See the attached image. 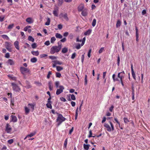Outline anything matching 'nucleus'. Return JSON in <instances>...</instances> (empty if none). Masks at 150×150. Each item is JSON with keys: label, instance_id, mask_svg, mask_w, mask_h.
Instances as JSON below:
<instances>
[{"label": "nucleus", "instance_id": "nucleus-9", "mask_svg": "<svg viewBox=\"0 0 150 150\" xmlns=\"http://www.w3.org/2000/svg\"><path fill=\"white\" fill-rule=\"evenodd\" d=\"M52 62L53 63L52 64V67H56V65L58 64L60 65L62 64V62L58 60L53 61H52Z\"/></svg>", "mask_w": 150, "mask_h": 150}, {"label": "nucleus", "instance_id": "nucleus-3", "mask_svg": "<svg viewBox=\"0 0 150 150\" xmlns=\"http://www.w3.org/2000/svg\"><path fill=\"white\" fill-rule=\"evenodd\" d=\"M109 123L110 126L108 124L105 123L104 124V126L106 128L108 132H110L111 131H113L114 130V125L111 121H109Z\"/></svg>", "mask_w": 150, "mask_h": 150}, {"label": "nucleus", "instance_id": "nucleus-15", "mask_svg": "<svg viewBox=\"0 0 150 150\" xmlns=\"http://www.w3.org/2000/svg\"><path fill=\"white\" fill-rule=\"evenodd\" d=\"M60 15L61 16L63 17L66 20L68 21V18L67 16V14L66 13H65L64 14L61 13L60 14Z\"/></svg>", "mask_w": 150, "mask_h": 150}, {"label": "nucleus", "instance_id": "nucleus-23", "mask_svg": "<svg viewBox=\"0 0 150 150\" xmlns=\"http://www.w3.org/2000/svg\"><path fill=\"white\" fill-rule=\"evenodd\" d=\"M36 131H35L31 133L30 134L28 135V137H31L34 136L36 134Z\"/></svg>", "mask_w": 150, "mask_h": 150}, {"label": "nucleus", "instance_id": "nucleus-58", "mask_svg": "<svg viewBox=\"0 0 150 150\" xmlns=\"http://www.w3.org/2000/svg\"><path fill=\"white\" fill-rule=\"evenodd\" d=\"M47 54H44L40 55V57L41 58H42L47 57Z\"/></svg>", "mask_w": 150, "mask_h": 150}, {"label": "nucleus", "instance_id": "nucleus-7", "mask_svg": "<svg viewBox=\"0 0 150 150\" xmlns=\"http://www.w3.org/2000/svg\"><path fill=\"white\" fill-rule=\"evenodd\" d=\"M125 75V74L124 71L119 73L117 75L118 77L120 79V81L122 80L124 78Z\"/></svg>", "mask_w": 150, "mask_h": 150}, {"label": "nucleus", "instance_id": "nucleus-49", "mask_svg": "<svg viewBox=\"0 0 150 150\" xmlns=\"http://www.w3.org/2000/svg\"><path fill=\"white\" fill-rule=\"evenodd\" d=\"M67 139H66L64 141V146L65 148H66L67 146Z\"/></svg>", "mask_w": 150, "mask_h": 150}, {"label": "nucleus", "instance_id": "nucleus-6", "mask_svg": "<svg viewBox=\"0 0 150 150\" xmlns=\"http://www.w3.org/2000/svg\"><path fill=\"white\" fill-rule=\"evenodd\" d=\"M59 88L57 89L56 92V94L57 95H59L62 92L64 88V87L62 85L59 86Z\"/></svg>", "mask_w": 150, "mask_h": 150}, {"label": "nucleus", "instance_id": "nucleus-45", "mask_svg": "<svg viewBox=\"0 0 150 150\" xmlns=\"http://www.w3.org/2000/svg\"><path fill=\"white\" fill-rule=\"evenodd\" d=\"M91 49H90L88 50V56L89 58H90L91 57Z\"/></svg>", "mask_w": 150, "mask_h": 150}, {"label": "nucleus", "instance_id": "nucleus-29", "mask_svg": "<svg viewBox=\"0 0 150 150\" xmlns=\"http://www.w3.org/2000/svg\"><path fill=\"white\" fill-rule=\"evenodd\" d=\"M37 59L35 57H33L31 58L30 59L31 62L32 63H35L37 62Z\"/></svg>", "mask_w": 150, "mask_h": 150}, {"label": "nucleus", "instance_id": "nucleus-52", "mask_svg": "<svg viewBox=\"0 0 150 150\" xmlns=\"http://www.w3.org/2000/svg\"><path fill=\"white\" fill-rule=\"evenodd\" d=\"M5 57L6 58H8L10 57V54L8 52L6 53L5 54Z\"/></svg>", "mask_w": 150, "mask_h": 150}, {"label": "nucleus", "instance_id": "nucleus-43", "mask_svg": "<svg viewBox=\"0 0 150 150\" xmlns=\"http://www.w3.org/2000/svg\"><path fill=\"white\" fill-rule=\"evenodd\" d=\"M53 14H54V16H58L57 11L54 10L53 11Z\"/></svg>", "mask_w": 150, "mask_h": 150}, {"label": "nucleus", "instance_id": "nucleus-50", "mask_svg": "<svg viewBox=\"0 0 150 150\" xmlns=\"http://www.w3.org/2000/svg\"><path fill=\"white\" fill-rule=\"evenodd\" d=\"M76 54L75 52L74 53L71 55V58L72 59H74L76 57Z\"/></svg>", "mask_w": 150, "mask_h": 150}, {"label": "nucleus", "instance_id": "nucleus-37", "mask_svg": "<svg viewBox=\"0 0 150 150\" xmlns=\"http://www.w3.org/2000/svg\"><path fill=\"white\" fill-rule=\"evenodd\" d=\"M14 26V24H11L9 25L8 27V29H12Z\"/></svg>", "mask_w": 150, "mask_h": 150}, {"label": "nucleus", "instance_id": "nucleus-5", "mask_svg": "<svg viewBox=\"0 0 150 150\" xmlns=\"http://www.w3.org/2000/svg\"><path fill=\"white\" fill-rule=\"evenodd\" d=\"M20 70L21 73L24 75H25L26 73H30V70L27 68L21 67Z\"/></svg>", "mask_w": 150, "mask_h": 150}, {"label": "nucleus", "instance_id": "nucleus-28", "mask_svg": "<svg viewBox=\"0 0 150 150\" xmlns=\"http://www.w3.org/2000/svg\"><path fill=\"white\" fill-rule=\"evenodd\" d=\"M116 75L115 74H113L112 76V78L113 80V81L115 82L116 81H119V80L118 79L115 78Z\"/></svg>", "mask_w": 150, "mask_h": 150}, {"label": "nucleus", "instance_id": "nucleus-56", "mask_svg": "<svg viewBox=\"0 0 150 150\" xmlns=\"http://www.w3.org/2000/svg\"><path fill=\"white\" fill-rule=\"evenodd\" d=\"M31 46H32V47L33 49L36 48L37 47V45H36V44L35 43H34Z\"/></svg>", "mask_w": 150, "mask_h": 150}, {"label": "nucleus", "instance_id": "nucleus-27", "mask_svg": "<svg viewBox=\"0 0 150 150\" xmlns=\"http://www.w3.org/2000/svg\"><path fill=\"white\" fill-rule=\"evenodd\" d=\"M28 39L29 41H31L33 42L34 41V39L31 36H28Z\"/></svg>", "mask_w": 150, "mask_h": 150}, {"label": "nucleus", "instance_id": "nucleus-34", "mask_svg": "<svg viewBox=\"0 0 150 150\" xmlns=\"http://www.w3.org/2000/svg\"><path fill=\"white\" fill-rule=\"evenodd\" d=\"M87 83V75L86 74L85 76L84 79V84L85 85H86Z\"/></svg>", "mask_w": 150, "mask_h": 150}, {"label": "nucleus", "instance_id": "nucleus-21", "mask_svg": "<svg viewBox=\"0 0 150 150\" xmlns=\"http://www.w3.org/2000/svg\"><path fill=\"white\" fill-rule=\"evenodd\" d=\"M31 53L34 55L37 56L39 54V52L38 51H33L31 52Z\"/></svg>", "mask_w": 150, "mask_h": 150}, {"label": "nucleus", "instance_id": "nucleus-62", "mask_svg": "<svg viewBox=\"0 0 150 150\" xmlns=\"http://www.w3.org/2000/svg\"><path fill=\"white\" fill-rule=\"evenodd\" d=\"M132 76L134 80H136V76L134 72H132Z\"/></svg>", "mask_w": 150, "mask_h": 150}, {"label": "nucleus", "instance_id": "nucleus-41", "mask_svg": "<svg viewBox=\"0 0 150 150\" xmlns=\"http://www.w3.org/2000/svg\"><path fill=\"white\" fill-rule=\"evenodd\" d=\"M56 39L54 37H52L51 39V42L52 43H53L55 41Z\"/></svg>", "mask_w": 150, "mask_h": 150}, {"label": "nucleus", "instance_id": "nucleus-51", "mask_svg": "<svg viewBox=\"0 0 150 150\" xmlns=\"http://www.w3.org/2000/svg\"><path fill=\"white\" fill-rule=\"evenodd\" d=\"M59 81H56L55 82V85L56 87V88H59Z\"/></svg>", "mask_w": 150, "mask_h": 150}, {"label": "nucleus", "instance_id": "nucleus-48", "mask_svg": "<svg viewBox=\"0 0 150 150\" xmlns=\"http://www.w3.org/2000/svg\"><path fill=\"white\" fill-rule=\"evenodd\" d=\"M5 16H0V22H2L4 21Z\"/></svg>", "mask_w": 150, "mask_h": 150}, {"label": "nucleus", "instance_id": "nucleus-36", "mask_svg": "<svg viewBox=\"0 0 150 150\" xmlns=\"http://www.w3.org/2000/svg\"><path fill=\"white\" fill-rule=\"evenodd\" d=\"M96 23V20L95 19H93L92 23V25L93 27H94Z\"/></svg>", "mask_w": 150, "mask_h": 150}, {"label": "nucleus", "instance_id": "nucleus-4", "mask_svg": "<svg viewBox=\"0 0 150 150\" xmlns=\"http://www.w3.org/2000/svg\"><path fill=\"white\" fill-rule=\"evenodd\" d=\"M56 120V122L58 126L59 125L63 122L66 119L61 114H59Z\"/></svg>", "mask_w": 150, "mask_h": 150}, {"label": "nucleus", "instance_id": "nucleus-46", "mask_svg": "<svg viewBox=\"0 0 150 150\" xmlns=\"http://www.w3.org/2000/svg\"><path fill=\"white\" fill-rule=\"evenodd\" d=\"M70 96H71V98L73 100H76V97L73 94H70Z\"/></svg>", "mask_w": 150, "mask_h": 150}, {"label": "nucleus", "instance_id": "nucleus-31", "mask_svg": "<svg viewBox=\"0 0 150 150\" xmlns=\"http://www.w3.org/2000/svg\"><path fill=\"white\" fill-rule=\"evenodd\" d=\"M82 15L83 16H86L87 15V12L86 10L83 11L81 13Z\"/></svg>", "mask_w": 150, "mask_h": 150}, {"label": "nucleus", "instance_id": "nucleus-17", "mask_svg": "<svg viewBox=\"0 0 150 150\" xmlns=\"http://www.w3.org/2000/svg\"><path fill=\"white\" fill-rule=\"evenodd\" d=\"M84 8V6L83 4H81L79 5L78 7V10L79 11H82Z\"/></svg>", "mask_w": 150, "mask_h": 150}, {"label": "nucleus", "instance_id": "nucleus-19", "mask_svg": "<svg viewBox=\"0 0 150 150\" xmlns=\"http://www.w3.org/2000/svg\"><path fill=\"white\" fill-rule=\"evenodd\" d=\"M91 30L89 29L85 32L84 34L85 35H89L90 34L91 32Z\"/></svg>", "mask_w": 150, "mask_h": 150}, {"label": "nucleus", "instance_id": "nucleus-32", "mask_svg": "<svg viewBox=\"0 0 150 150\" xmlns=\"http://www.w3.org/2000/svg\"><path fill=\"white\" fill-rule=\"evenodd\" d=\"M121 25V21L120 20H118L116 25L117 28H118Z\"/></svg>", "mask_w": 150, "mask_h": 150}, {"label": "nucleus", "instance_id": "nucleus-47", "mask_svg": "<svg viewBox=\"0 0 150 150\" xmlns=\"http://www.w3.org/2000/svg\"><path fill=\"white\" fill-rule=\"evenodd\" d=\"M136 36L137 38H138V30L137 28H136Z\"/></svg>", "mask_w": 150, "mask_h": 150}, {"label": "nucleus", "instance_id": "nucleus-22", "mask_svg": "<svg viewBox=\"0 0 150 150\" xmlns=\"http://www.w3.org/2000/svg\"><path fill=\"white\" fill-rule=\"evenodd\" d=\"M83 146L84 149L86 150H88L89 148V145L84 144Z\"/></svg>", "mask_w": 150, "mask_h": 150}, {"label": "nucleus", "instance_id": "nucleus-16", "mask_svg": "<svg viewBox=\"0 0 150 150\" xmlns=\"http://www.w3.org/2000/svg\"><path fill=\"white\" fill-rule=\"evenodd\" d=\"M5 47L6 49L11 47V45L10 43L6 42H5Z\"/></svg>", "mask_w": 150, "mask_h": 150}, {"label": "nucleus", "instance_id": "nucleus-25", "mask_svg": "<svg viewBox=\"0 0 150 150\" xmlns=\"http://www.w3.org/2000/svg\"><path fill=\"white\" fill-rule=\"evenodd\" d=\"M1 36L3 38L6 39V40H8L9 39V37L6 35H2Z\"/></svg>", "mask_w": 150, "mask_h": 150}, {"label": "nucleus", "instance_id": "nucleus-33", "mask_svg": "<svg viewBox=\"0 0 150 150\" xmlns=\"http://www.w3.org/2000/svg\"><path fill=\"white\" fill-rule=\"evenodd\" d=\"M50 18H48L47 19V21L45 23V25H49L50 23Z\"/></svg>", "mask_w": 150, "mask_h": 150}, {"label": "nucleus", "instance_id": "nucleus-24", "mask_svg": "<svg viewBox=\"0 0 150 150\" xmlns=\"http://www.w3.org/2000/svg\"><path fill=\"white\" fill-rule=\"evenodd\" d=\"M56 69L57 71H59L63 69V68L61 67L57 66L56 67Z\"/></svg>", "mask_w": 150, "mask_h": 150}, {"label": "nucleus", "instance_id": "nucleus-38", "mask_svg": "<svg viewBox=\"0 0 150 150\" xmlns=\"http://www.w3.org/2000/svg\"><path fill=\"white\" fill-rule=\"evenodd\" d=\"M51 104V103H47L46 104V106L47 108L50 109H52V107Z\"/></svg>", "mask_w": 150, "mask_h": 150}, {"label": "nucleus", "instance_id": "nucleus-63", "mask_svg": "<svg viewBox=\"0 0 150 150\" xmlns=\"http://www.w3.org/2000/svg\"><path fill=\"white\" fill-rule=\"evenodd\" d=\"M14 105V101H11V106L12 108L13 109V108Z\"/></svg>", "mask_w": 150, "mask_h": 150}, {"label": "nucleus", "instance_id": "nucleus-42", "mask_svg": "<svg viewBox=\"0 0 150 150\" xmlns=\"http://www.w3.org/2000/svg\"><path fill=\"white\" fill-rule=\"evenodd\" d=\"M105 51L104 48L103 47H101L99 51V53L100 54Z\"/></svg>", "mask_w": 150, "mask_h": 150}, {"label": "nucleus", "instance_id": "nucleus-1", "mask_svg": "<svg viewBox=\"0 0 150 150\" xmlns=\"http://www.w3.org/2000/svg\"><path fill=\"white\" fill-rule=\"evenodd\" d=\"M35 105V103H29L27 106H25V114L28 115L30 110L33 112L34 110Z\"/></svg>", "mask_w": 150, "mask_h": 150}, {"label": "nucleus", "instance_id": "nucleus-30", "mask_svg": "<svg viewBox=\"0 0 150 150\" xmlns=\"http://www.w3.org/2000/svg\"><path fill=\"white\" fill-rule=\"evenodd\" d=\"M63 0H58L57 2L58 5L59 6H61L62 4Z\"/></svg>", "mask_w": 150, "mask_h": 150}, {"label": "nucleus", "instance_id": "nucleus-44", "mask_svg": "<svg viewBox=\"0 0 150 150\" xmlns=\"http://www.w3.org/2000/svg\"><path fill=\"white\" fill-rule=\"evenodd\" d=\"M124 122L125 123H127L128 122H129V120L126 117H124Z\"/></svg>", "mask_w": 150, "mask_h": 150}, {"label": "nucleus", "instance_id": "nucleus-14", "mask_svg": "<svg viewBox=\"0 0 150 150\" xmlns=\"http://www.w3.org/2000/svg\"><path fill=\"white\" fill-rule=\"evenodd\" d=\"M26 21L29 24L32 23L33 22V20L31 18H27L26 20Z\"/></svg>", "mask_w": 150, "mask_h": 150}, {"label": "nucleus", "instance_id": "nucleus-12", "mask_svg": "<svg viewBox=\"0 0 150 150\" xmlns=\"http://www.w3.org/2000/svg\"><path fill=\"white\" fill-rule=\"evenodd\" d=\"M14 45L15 47L17 50H19L20 47L19 46V42L17 41H15L14 43Z\"/></svg>", "mask_w": 150, "mask_h": 150}, {"label": "nucleus", "instance_id": "nucleus-11", "mask_svg": "<svg viewBox=\"0 0 150 150\" xmlns=\"http://www.w3.org/2000/svg\"><path fill=\"white\" fill-rule=\"evenodd\" d=\"M7 63L11 65H13L15 64L14 61L11 59H8L7 62Z\"/></svg>", "mask_w": 150, "mask_h": 150}, {"label": "nucleus", "instance_id": "nucleus-61", "mask_svg": "<svg viewBox=\"0 0 150 150\" xmlns=\"http://www.w3.org/2000/svg\"><path fill=\"white\" fill-rule=\"evenodd\" d=\"M49 57L51 59H57V57L54 56H50Z\"/></svg>", "mask_w": 150, "mask_h": 150}, {"label": "nucleus", "instance_id": "nucleus-26", "mask_svg": "<svg viewBox=\"0 0 150 150\" xmlns=\"http://www.w3.org/2000/svg\"><path fill=\"white\" fill-rule=\"evenodd\" d=\"M68 51V48L67 47H65L63 48L62 50V52L63 53H66Z\"/></svg>", "mask_w": 150, "mask_h": 150}, {"label": "nucleus", "instance_id": "nucleus-53", "mask_svg": "<svg viewBox=\"0 0 150 150\" xmlns=\"http://www.w3.org/2000/svg\"><path fill=\"white\" fill-rule=\"evenodd\" d=\"M56 76L57 77L60 78L61 76V75L59 73L57 72L56 74Z\"/></svg>", "mask_w": 150, "mask_h": 150}, {"label": "nucleus", "instance_id": "nucleus-13", "mask_svg": "<svg viewBox=\"0 0 150 150\" xmlns=\"http://www.w3.org/2000/svg\"><path fill=\"white\" fill-rule=\"evenodd\" d=\"M11 121L12 122H15L17 121V118L16 116L13 115H11Z\"/></svg>", "mask_w": 150, "mask_h": 150}, {"label": "nucleus", "instance_id": "nucleus-60", "mask_svg": "<svg viewBox=\"0 0 150 150\" xmlns=\"http://www.w3.org/2000/svg\"><path fill=\"white\" fill-rule=\"evenodd\" d=\"M60 100L62 101L65 102L66 101V99L62 97H61L60 98Z\"/></svg>", "mask_w": 150, "mask_h": 150}, {"label": "nucleus", "instance_id": "nucleus-8", "mask_svg": "<svg viewBox=\"0 0 150 150\" xmlns=\"http://www.w3.org/2000/svg\"><path fill=\"white\" fill-rule=\"evenodd\" d=\"M5 131L8 133H10L12 130L11 126L8 124H7L5 127Z\"/></svg>", "mask_w": 150, "mask_h": 150}, {"label": "nucleus", "instance_id": "nucleus-40", "mask_svg": "<svg viewBox=\"0 0 150 150\" xmlns=\"http://www.w3.org/2000/svg\"><path fill=\"white\" fill-rule=\"evenodd\" d=\"M81 46H82L81 45H80V44L78 43L76 45V48L78 50L80 48Z\"/></svg>", "mask_w": 150, "mask_h": 150}, {"label": "nucleus", "instance_id": "nucleus-39", "mask_svg": "<svg viewBox=\"0 0 150 150\" xmlns=\"http://www.w3.org/2000/svg\"><path fill=\"white\" fill-rule=\"evenodd\" d=\"M86 40V37H85L83 38L82 40H81L82 43L81 44V46H83Z\"/></svg>", "mask_w": 150, "mask_h": 150}, {"label": "nucleus", "instance_id": "nucleus-2", "mask_svg": "<svg viewBox=\"0 0 150 150\" xmlns=\"http://www.w3.org/2000/svg\"><path fill=\"white\" fill-rule=\"evenodd\" d=\"M61 48V44L59 45L58 46H53L50 49V53L52 54H53L56 52H58L60 50Z\"/></svg>", "mask_w": 150, "mask_h": 150}, {"label": "nucleus", "instance_id": "nucleus-59", "mask_svg": "<svg viewBox=\"0 0 150 150\" xmlns=\"http://www.w3.org/2000/svg\"><path fill=\"white\" fill-rule=\"evenodd\" d=\"M84 59V55L83 54L82 55L81 57V60L82 63H83Z\"/></svg>", "mask_w": 150, "mask_h": 150}, {"label": "nucleus", "instance_id": "nucleus-20", "mask_svg": "<svg viewBox=\"0 0 150 150\" xmlns=\"http://www.w3.org/2000/svg\"><path fill=\"white\" fill-rule=\"evenodd\" d=\"M55 37L57 38L61 39L62 38V36L60 34L56 33L55 34Z\"/></svg>", "mask_w": 150, "mask_h": 150}, {"label": "nucleus", "instance_id": "nucleus-57", "mask_svg": "<svg viewBox=\"0 0 150 150\" xmlns=\"http://www.w3.org/2000/svg\"><path fill=\"white\" fill-rule=\"evenodd\" d=\"M8 142L9 144H11L13 142V140L12 139L9 140L8 141Z\"/></svg>", "mask_w": 150, "mask_h": 150}, {"label": "nucleus", "instance_id": "nucleus-55", "mask_svg": "<svg viewBox=\"0 0 150 150\" xmlns=\"http://www.w3.org/2000/svg\"><path fill=\"white\" fill-rule=\"evenodd\" d=\"M52 74V72L51 71H49L48 72V74L47 76V78L48 79H49L50 77V76Z\"/></svg>", "mask_w": 150, "mask_h": 150}, {"label": "nucleus", "instance_id": "nucleus-54", "mask_svg": "<svg viewBox=\"0 0 150 150\" xmlns=\"http://www.w3.org/2000/svg\"><path fill=\"white\" fill-rule=\"evenodd\" d=\"M114 120L116 121V122H117V123L118 124V125L120 127V123L118 121L116 117H115L114 118Z\"/></svg>", "mask_w": 150, "mask_h": 150}, {"label": "nucleus", "instance_id": "nucleus-35", "mask_svg": "<svg viewBox=\"0 0 150 150\" xmlns=\"http://www.w3.org/2000/svg\"><path fill=\"white\" fill-rule=\"evenodd\" d=\"M31 28V26L30 25H27L25 27L24 29V30L25 31H26L28 30Z\"/></svg>", "mask_w": 150, "mask_h": 150}, {"label": "nucleus", "instance_id": "nucleus-18", "mask_svg": "<svg viewBox=\"0 0 150 150\" xmlns=\"http://www.w3.org/2000/svg\"><path fill=\"white\" fill-rule=\"evenodd\" d=\"M48 86L49 89L50 91L52 90L53 84L51 81H49L48 83Z\"/></svg>", "mask_w": 150, "mask_h": 150}, {"label": "nucleus", "instance_id": "nucleus-64", "mask_svg": "<svg viewBox=\"0 0 150 150\" xmlns=\"http://www.w3.org/2000/svg\"><path fill=\"white\" fill-rule=\"evenodd\" d=\"M50 42L49 41H46L44 43L45 45L47 46L49 45H50Z\"/></svg>", "mask_w": 150, "mask_h": 150}, {"label": "nucleus", "instance_id": "nucleus-10", "mask_svg": "<svg viewBox=\"0 0 150 150\" xmlns=\"http://www.w3.org/2000/svg\"><path fill=\"white\" fill-rule=\"evenodd\" d=\"M11 84L13 86V88L14 90L17 91H19L20 90V88L16 84L12 83H11Z\"/></svg>", "mask_w": 150, "mask_h": 150}]
</instances>
